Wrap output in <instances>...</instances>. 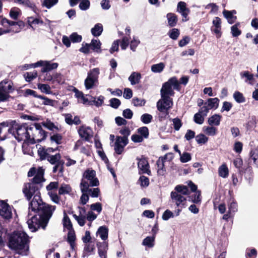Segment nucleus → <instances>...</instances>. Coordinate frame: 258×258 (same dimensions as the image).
I'll return each instance as SVG.
<instances>
[{"instance_id":"f257e3e1","label":"nucleus","mask_w":258,"mask_h":258,"mask_svg":"<svg viewBox=\"0 0 258 258\" xmlns=\"http://www.w3.org/2000/svg\"><path fill=\"white\" fill-rule=\"evenodd\" d=\"M44 170L39 167L34 177L27 183L23 189V192L28 201L33 196L29 203L27 224L31 232L37 231L39 228L46 229L49 221L55 210L56 206L50 205L42 201L40 189L45 181Z\"/></svg>"},{"instance_id":"f03ea898","label":"nucleus","mask_w":258,"mask_h":258,"mask_svg":"<svg viewBox=\"0 0 258 258\" xmlns=\"http://www.w3.org/2000/svg\"><path fill=\"white\" fill-rule=\"evenodd\" d=\"M29 237L23 231H14L8 236V246L10 249L22 255L29 253Z\"/></svg>"},{"instance_id":"7ed1b4c3","label":"nucleus","mask_w":258,"mask_h":258,"mask_svg":"<svg viewBox=\"0 0 258 258\" xmlns=\"http://www.w3.org/2000/svg\"><path fill=\"white\" fill-rule=\"evenodd\" d=\"M32 131L31 125L28 123L18 124L15 120L11 121V127L9 128L8 132L11 134L18 141L29 142L30 132Z\"/></svg>"},{"instance_id":"20e7f679","label":"nucleus","mask_w":258,"mask_h":258,"mask_svg":"<svg viewBox=\"0 0 258 258\" xmlns=\"http://www.w3.org/2000/svg\"><path fill=\"white\" fill-rule=\"evenodd\" d=\"M31 129L32 131L30 132V137L29 140L30 144L40 143L45 140L47 133L42 129L40 123H35L31 125Z\"/></svg>"},{"instance_id":"39448f33","label":"nucleus","mask_w":258,"mask_h":258,"mask_svg":"<svg viewBox=\"0 0 258 258\" xmlns=\"http://www.w3.org/2000/svg\"><path fill=\"white\" fill-rule=\"evenodd\" d=\"M172 87L173 89L180 90V85L176 77L170 78L167 82L163 84L160 90L161 96H173L174 92L172 88Z\"/></svg>"},{"instance_id":"423d86ee","label":"nucleus","mask_w":258,"mask_h":258,"mask_svg":"<svg viewBox=\"0 0 258 258\" xmlns=\"http://www.w3.org/2000/svg\"><path fill=\"white\" fill-rule=\"evenodd\" d=\"M170 197L172 202L174 203L178 208H184L186 206V199L181 194L171 191Z\"/></svg>"},{"instance_id":"0eeeda50","label":"nucleus","mask_w":258,"mask_h":258,"mask_svg":"<svg viewBox=\"0 0 258 258\" xmlns=\"http://www.w3.org/2000/svg\"><path fill=\"white\" fill-rule=\"evenodd\" d=\"M161 99L157 102V108L169 110L173 106L172 99L169 96H161Z\"/></svg>"},{"instance_id":"6e6552de","label":"nucleus","mask_w":258,"mask_h":258,"mask_svg":"<svg viewBox=\"0 0 258 258\" xmlns=\"http://www.w3.org/2000/svg\"><path fill=\"white\" fill-rule=\"evenodd\" d=\"M168 156H170L169 160H171L173 158L172 154L171 153H168L166 154L163 157H160L156 162L157 166L158 167V174L160 175H164L166 169L164 165V162L168 158Z\"/></svg>"},{"instance_id":"1a4fd4ad","label":"nucleus","mask_w":258,"mask_h":258,"mask_svg":"<svg viewBox=\"0 0 258 258\" xmlns=\"http://www.w3.org/2000/svg\"><path fill=\"white\" fill-rule=\"evenodd\" d=\"M83 176L90 181L91 186H97L99 184V182L96 177V172L93 170H87L83 174Z\"/></svg>"},{"instance_id":"9d476101","label":"nucleus","mask_w":258,"mask_h":258,"mask_svg":"<svg viewBox=\"0 0 258 258\" xmlns=\"http://www.w3.org/2000/svg\"><path fill=\"white\" fill-rule=\"evenodd\" d=\"M0 216L6 219L11 218L12 216L10 206L3 201H0Z\"/></svg>"},{"instance_id":"9b49d317","label":"nucleus","mask_w":258,"mask_h":258,"mask_svg":"<svg viewBox=\"0 0 258 258\" xmlns=\"http://www.w3.org/2000/svg\"><path fill=\"white\" fill-rule=\"evenodd\" d=\"M137 160L138 161V167L139 170V173H147L149 175L151 171L149 170V164L148 160L144 157L141 158H137Z\"/></svg>"},{"instance_id":"f8f14e48","label":"nucleus","mask_w":258,"mask_h":258,"mask_svg":"<svg viewBox=\"0 0 258 258\" xmlns=\"http://www.w3.org/2000/svg\"><path fill=\"white\" fill-rule=\"evenodd\" d=\"M177 11L181 14V16L184 18H185V19H183L182 21H187L188 20L187 17L190 11L186 8V3L183 2H179L177 4Z\"/></svg>"},{"instance_id":"ddd939ff","label":"nucleus","mask_w":258,"mask_h":258,"mask_svg":"<svg viewBox=\"0 0 258 258\" xmlns=\"http://www.w3.org/2000/svg\"><path fill=\"white\" fill-rule=\"evenodd\" d=\"M14 90L13 83L11 81L5 80L0 83V91L9 94Z\"/></svg>"},{"instance_id":"4468645a","label":"nucleus","mask_w":258,"mask_h":258,"mask_svg":"<svg viewBox=\"0 0 258 258\" xmlns=\"http://www.w3.org/2000/svg\"><path fill=\"white\" fill-rule=\"evenodd\" d=\"M78 133L80 137L85 141H88L92 136L91 130L89 127L81 126L78 130Z\"/></svg>"},{"instance_id":"2eb2a0df","label":"nucleus","mask_w":258,"mask_h":258,"mask_svg":"<svg viewBox=\"0 0 258 258\" xmlns=\"http://www.w3.org/2000/svg\"><path fill=\"white\" fill-rule=\"evenodd\" d=\"M119 133L123 136H117L116 138H119L120 140L121 141V142H122V144L127 145V144L128 143V137L131 134V131L128 128V127H124V128L121 129L119 131Z\"/></svg>"},{"instance_id":"dca6fc26","label":"nucleus","mask_w":258,"mask_h":258,"mask_svg":"<svg viewBox=\"0 0 258 258\" xmlns=\"http://www.w3.org/2000/svg\"><path fill=\"white\" fill-rule=\"evenodd\" d=\"M236 14L235 10L228 11L224 10L223 11V15L224 17L227 20L229 24H233L237 19L236 16H234V14Z\"/></svg>"},{"instance_id":"f3484780","label":"nucleus","mask_w":258,"mask_h":258,"mask_svg":"<svg viewBox=\"0 0 258 258\" xmlns=\"http://www.w3.org/2000/svg\"><path fill=\"white\" fill-rule=\"evenodd\" d=\"M213 27L214 28L212 27L211 30L214 32L216 34H219V36L218 37H219L221 36V19L218 17H216L214 18L212 22Z\"/></svg>"},{"instance_id":"a211bd4d","label":"nucleus","mask_w":258,"mask_h":258,"mask_svg":"<svg viewBox=\"0 0 258 258\" xmlns=\"http://www.w3.org/2000/svg\"><path fill=\"white\" fill-rule=\"evenodd\" d=\"M58 64L56 62L51 63L50 61H45L44 67L41 69V72L47 73L50 71L56 69L57 68Z\"/></svg>"},{"instance_id":"6ab92c4d","label":"nucleus","mask_w":258,"mask_h":258,"mask_svg":"<svg viewBox=\"0 0 258 258\" xmlns=\"http://www.w3.org/2000/svg\"><path fill=\"white\" fill-rule=\"evenodd\" d=\"M126 145L122 144L119 138H116L114 143L115 153L118 155H120L124 150V148Z\"/></svg>"},{"instance_id":"aec40b11","label":"nucleus","mask_w":258,"mask_h":258,"mask_svg":"<svg viewBox=\"0 0 258 258\" xmlns=\"http://www.w3.org/2000/svg\"><path fill=\"white\" fill-rule=\"evenodd\" d=\"M90 48L97 53H100L101 43L98 39H93L90 43L89 44Z\"/></svg>"},{"instance_id":"412c9836","label":"nucleus","mask_w":258,"mask_h":258,"mask_svg":"<svg viewBox=\"0 0 258 258\" xmlns=\"http://www.w3.org/2000/svg\"><path fill=\"white\" fill-rule=\"evenodd\" d=\"M103 25L101 23H97L91 29V32L94 37L100 36L103 32Z\"/></svg>"},{"instance_id":"4be33fe9","label":"nucleus","mask_w":258,"mask_h":258,"mask_svg":"<svg viewBox=\"0 0 258 258\" xmlns=\"http://www.w3.org/2000/svg\"><path fill=\"white\" fill-rule=\"evenodd\" d=\"M219 101L218 98H209L205 103L210 109H217L218 107Z\"/></svg>"},{"instance_id":"5701e85b","label":"nucleus","mask_w":258,"mask_h":258,"mask_svg":"<svg viewBox=\"0 0 258 258\" xmlns=\"http://www.w3.org/2000/svg\"><path fill=\"white\" fill-rule=\"evenodd\" d=\"M141 79V75L138 72H133L128 77V80L132 85L138 84Z\"/></svg>"},{"instance_id":"b1692460","label":"nucleus","mask_w":258,"mask_h":258,"mask_svg":"<svg viewBox=\"0 0 258 258\" xmlns=\"http://www.w3.org/2000/svg\"><path fill=\"white\" fill-rule=\"evenodd\" d=\"M108 229L105 226H102L99 227L97 231V234H98L103 240H105L108 238Z\"/></svg>"},{"instance_id":"393cba45","label":"nucleus","mask_w":258,"mask_h":258,"mask_svg":"<svg viewBox=\"0 0 258 258\" xmlns=\"http://www.w3.org/2000/svg\"><path fill=\"white\" fill-rule=\"evenodd\" d=\"M168 23L170 27H173L177 24L178 19L177 16L173 13H169L167 14Z\"/></svg>"},{"instance_id":"a878e982","label":"nucleus","mask_w":258,"mask_h":258,"mask_svg":"<svg viewBox=\"0 0 258 258\" xmlns=\"http://www.w3.org/2000/svg\"><path fill=\"white\" fill-rule=\"evenodd\" d=\"M100 74V70L98 68H94L90 70L87 74V77L94 80L96 82H98L99 75Z\"/></svg>"},{"instance_id":"bb28decb","label":"nucleus","mask_w":258,"mask_h":258,"mask_svg":"<svg viewBox=\"0 0 258 258\" xmlns=\"http://www.w3.org/2000/svg\"><path fill=\"white\" fill-rule=\"evenodd\" d=\"M240 76L241 78L242 79L243 78H245L246 80H245V82L248 83L250 85H252V82L254 80L253 75L250 74L248 71H243L241 72L240 73Z\"/></svg>"},{"instance_id":"cd10ccee","label":"nucleus","mask_w":258,"mask_h":258,"mask_svg":"<svg viewBox=\"0 0 258 258\" xmlns=\"http://www.w3.org/2000/svg\"><path fill=\"white\" fill-rule=\"evenodd\" d=\"M221 118V115L215 114L209 118L208 123L210 125H219L220 123Z\"/></svg>"},{"instance_id":"c85d7f7f","label":"nucleus","mask_w":258,"mask_h":258,"mask_svg":"<svg viewBox=\"0 0 258 258\" xmlns=\"http://www.w3.org/2000/svg\"><path fill=\"white\" fill-rule=\"evenodd\" d=\"M72 191V187L69 184L62 183L58 189V194L60 195L70 194Z\"/></svg>"},{"instance_id":"c756f323","label":"nucleus","mask_w":258,"mask_h":258,"mask_svg":"<svg viewBox=\"0 0 258 258\" xmlns=\"http://www.w3.org/2000/svg\"><path fill=\"white\" fill-rule=\"evenodd\" d=\"M173 192H177L181 195H187L189 194V190L187 187L185 185H178L175 186L174 191Z\"/></svg>"},{"instance_id":"7c9ffc66","label":"nucleus","mask_w":258,"mask_h":258,"mask_svg":"<svg viewBox=\"0 0 258 258\" xmlns=\"http://www.w3.org/2000/svg\"><path fill=\"white\" fill-rule=\"evenodd\" d=\"M47 161L51 164H55L59 162V161H62V160H61V156L59 153H57L54 155H49L47 157Z\"/></svg>"},{"instance_id":"2f4dec72","label":"nucleus","mask_w":258,"mask_h":258,"mask_svg":"<svg viewBox=\"0 0 258 258\" xmlns=\"http://www.w3.org/2000/svg\"><path fill=\"white\" fill-rule=\"evenodd\" d=\"M155 238V237L153 236L146 237L143 240L142 244L149 248L153 247L154 246Z\"/></svg>"},{"instance_id":"473e14b6","label":"nucleus","mask_w":258,"mask_h":258,"mask_svg":"<svg viewBox=\"0 0 258 258\" xmlns=\"http://www.w3.org/2000/svg\"><path fill=\"white\" fill-rule=\"evenodd\" d=\"M75 240L76 235L74 230H69L68 233L67 241L72 248H73L75 245Z\"/></svg>"},{"instance_id":"72a5a7b5","label":"nucleus","mask_w":258,"mask_h":258,"mask_svg":"<svg viewBox=\"0 0 258 258\" xmlns=\"http://www.w3.org/2000/svg\"><path fill=\"white\" fill-rule=\"evenodd\" d=\"M38 88L43 93L46 94H52L51 87L48 84L39 83L37 85Z\"/></svg>"},{"instance_id":"f704fd0d","label":"nucleus","mask_w":258,"mask_h":258,"mask_svg":"<svg viewBox=\"0 0 258 258\" xmlns=\"http://www.w3.org/2000/svg\"><path fill=\"white\" fill-rule=\"evenodd\" d=\"M219 175L223 178H226L228 176L229 171L225 164H222L218 169Z\"/></svg>"},{"instance_id":"c9c22d12","label":"nucleus","mask_w":258,"mask_h":258,"mask_svg":"<svg viewBox=\"0 0 258 258\" xmlns=\"http://www.w3.org/2000/svg\"><path fill=\"white\" fill-rule=\"evenodd\" d=\"M63 227L66 228L69 230H73V225L71 221L70 218L67 216L66 213H64L63 218Z\"/></svg>"},{"instance_id":"e433bc0d","label":"nucleus","mask_w":258,"mask_h":258,"mask_svg":"<svg viewBox=\"0 0 258 258\" xmlns=\"http://www.w3.org/2000/svg\"><path fill=\"white\" fill-rule=\"evenodd\" d=\"M38 155L41 161L47 159V157L49 155L46 149L41 146L38 149Z\"/></svg>"},{"instance_id":"4c0bfd02","label":"nucleus","mask_w":258,"mask_h":258,"mask_svg":"<svg viewBox=\"0 0 258 258\" xmlns=\"http://www.w3.org/2000/svg\"><path fill=\"white\" fill-rule=\"evenodd\" d=\"M24 6L30 8L35 13L37 14L38 11L35 4L30 0H24L22 5Z\"/></svg>"},{"instance_id":"58836bf2","label":"nucleus","mask_w":258,"mask_h":258,"mask_svg":"<svg viewBox=\"0 0 258 258\" xmlns=\"http://www.w3.org/2000/svg\"><path fill=\"white\" fill-rule=\"evenodd\" d=\"M165 68V64L163 62L153 64L151 66V71L155 73H160L162 72Z\"/></svg>"},{"instance_id":"ea45409f","label":"nucleus","mask_w":258,"mask_h":258,"mask_svg":"<svg viewBox=\"0 0 258 258\" xmlns=\"http://www.w3.org/2000/svg\"><path fill=\"white\" fill-rule=\"evenodd\" d=\"M28 23L30 27L34 30L33 25H42L43 24V21L38 18H34L33 17H29L28 20Z\"/></svg>"},{"instance_id":"a19ab883","label":"nucleus","mask_w":258,"mask_h":258,"mask_svg":"<svg viewBox=\"0 0 258 258\" xmlns=\"http://www.w3.org/2000/svg\"><path fill=\"white\" fill-rule=\"evenodd\" d=\"M245 178L248 181L249 184L251 183L253 181V172L252 168L250 167H248L245 170Z\"/></svg>"},{"instance_id":"79ce46f5","label":"nucleus","mask_w":258,"mask_h":258,"mask_svg":"<svg viewBox=\"0 0 258 258\" xmlns=\"http://www.w3.org/2000/svg\"><path fill=\"white\" fill-rule=\"evenodd\" d=\"M39 99L43 100V102L42 103V104L44 105H48L50 106H54L55 103L56 102V101L50 99L45 96H38Z\"/></svg>"},{"instance_id":"37998d69","label":"nucleus","mask_w":258,"mask_h":258,"mask_svg":"<svg viewBox=\"0 0 258 258\" xmlns=\"http://www.w3.org/2000/svg\"><path fill=\"white\" fill-rule=\"evenodd\" d=\"M233 98L235 101L238 103H243L245 101V98L242 93L235 91L233 94Z\"/></svg>"},{"instance_id":"c03bdc74","label":"nucleus","mask_w":258,"mask_h":258,"mask_svg":"<svg viewBox=\"0 0 258 258\" xmlns=\"http://www.w3.org/2000/svg\"><path fill=\"white\" fill-rule=\"evenodd\" d=\"M157 109L159 111L157 114L158 119L160 122H162L166 119V116L169 114V111L166 109L161 110L160 108H157Z\"/></svg>"},{"instance_id":"a18cd8bd","label":"nucleus","mask_w":258,"mask_h":258,"mask_svg":"<svg viewBox=\"0 0 258 258\" xmlns=\"http://www.w3.org/2000/svg\"><path fill=\"white\" fill-rule=\"evenodd\" d=\"M250 159L253 160L254 164L258 167V149H253L250 153Z\"/></svg>"},{"instance_id":"49530a36","label":"nucleus","mask_w":258,"mask_h":258,"mask_svg":"<svg viewBox=\"0 0 258 258\" xmlns=\"http://www.w3.org/2000/svg\"><path fill=\"white\" fill-rule=\"evenodd\" d=\"M239 26L240 23L238 22L231 27V34L233 37H238L241 34V31L238 28Z\"/></svg>"},{"instance_id":"de8ad7c7","label":"nucleus","mask_w":258,"mask_h":258,"mask_svg":"<svg viewBox=\"0 0 258 258\" xmlns=\"http://www.w3.org/2000/svg\"><path fill=\"white\" fill-rule=\"evenodd\" d=\"M58 2V0H43V2L42 3V7L49 9L54 5H56Z\"/></svg>"},{"instance_id":"09e8293b","label":"nucleus","mask_w":258,"mask_h":258,"mask_svg":"<svg viewBox=\"0 0 258 258\" xmlns=\"http://www.w3.org/2000/svg\"><path fill=\"white\" fill-rule=\"evenodd\" d=\"M90 5L89 0H81L79 8L81 10L85 11L90 8Z\"/></svg>"},{"instance_id":"8fccbe9b","label":"nucleus","mask_w":258,"mask_h":258,"mask_svg":"<svg viewBox=\"0 0 258 258\" xmlns=\"http://www.w3.org/2000/svg\"><path fill=\"white\" fill-rule=\"evenodd\" d=\"M97 82L87 77L84 81V85L86 89L89 90L93 88Z\"/></svg>"},{"instance_id":"3c124183","label":"nucleus","mask_w":258,"mask_h":258,"mask_svg":"<svg viewBox=\"0 0 258 258\" xmlns=\"http://www.w3.org/2000/svg\"><path fill=\"white\" fill-rule=\"evenodd\" d=\"M256 122L255 116H252L245 124L247 130H252L256 126Z\"/></svg>"},{"instance_id":"603ef678","label":"nucleus","mask_w":258,"mask_h":258,"mask_svg":"<svg viewBox=\"0 0 258 258\" xmlns=\"http://www.w3.org/2000/svg\"><path fill=\"white\" fill-rule=\"evenodd\" d=\"M191 201L195 204H200L201 202V191L198 190L196 194L190 197Z\"/></svg>"},{"instance_id":"864d4df0","label":"nucleus","mask_w":258,"mask_h":258,"mask_svg":"<svg viewBox=\"0 0 258 258\" xmlns=\"http://www.w3.org/2000/svg\"><path fill=\"white\" fill-rule=\"evenodd\" d=\"M180 35L179 30L176 28H173L168 32V36L172 40H177Z\"/></svg>"},{"instance_id":"5fc2aeb1","label":"nucleus","mask_w":258,"mask_h":258,"mask_svg":"<svg viewBox=\"0 0 258 258\" xmlns=\"http://www.w3.org/2000/svg\"><path fill=\"white\" fill-rule=\"evenodd\" d=\"M195 138L197 143L199 144H205L208 141V138L203 134L198 135L196 136Z\"/></svg>"},{"instance_id":"6e6d98bb","label":"nucleus","mask_w":258,"mask_h":258,"mask_svg":"<svg viewBox=\"0 0 258 258\" xmlns=\"http://www.w3.org/2000/svg\"><path fill=\"white\" fill-rule=\"evenodd\" d=\"M71 42L73 43H79L82 40V37L77 32L72 33L70 36Z\"/></svg>"},{"instance_id":"4d7b16f0","label":"nucleus","mask_w":258,"mask_h":258,"mask_svg":"<svg viewBox=\"0 0 258 258\" xmlns=\"http://www.w3.org/2000/svg\"><path fill=\"white\" fill-rule=\"evenodd\" d=\"M138 133L141 135L143 138L147 139L149 137V130L146 126H143L139 128L137 130Z\"/></svg>"},{"instance_id":"13d9d810","label":"nucleus","mask_w":258,"mask_h":258,"mask_svg":"<svg viewBox=\"0 0 258 258\" xmlns=\"http://www.w3.org/2000/svg\"><path fill=\"white\" fill-rule=\"evenodd\" d=\"M64 164V161H59L58 163H56L53 167L52 172L54 173H56V172L59 170V172L62 173L63 171V165Z\"/></svg>"},{"instance_id":"bf43d9fd","label":"nucleus","mask_w":258,"mask_h":258,"mask_svg":"<svg viewBox=\"0 0 258 258\" xmlns=\"http://www.w3.org/2000/svg\"><path fill=\"white\" fill-rule=\"evenodd\" d=\"M172 122H173V125L174 129L178 131L180 130V127L182 125V123L181 122V120L180 119H179L178 117H176L174 118H173L172 119Z\"/></svg>"},{"instance_id":"052dcab7","label":"nucleus","mask_w":258,"mask_h":258,"mask_svg":"<svg viewBox=\"0 0 258 258\" xmlns=\"http://www.w3.org/2000/svg\"><path fill=\"white\" fill-rule=\"evenodd\" d=\"M20 12L21 11L19 8H13L10 10V16L12 19L14 20H17Z\"/></svg>"},{"instance_id":"680f3d73","label":"nucleus","mask_w":258,"mask_h":258,"mask_svg":"<svg viewBox=\"0 0 258 258\" xmlns=\"http://www.w3.org/2000/svg\"><path fill=\"white\" fill-rule=\"evenodd\" d=\"M153 116L148 113H144L141 117V120L144 124H148L152 121Z\"/></svg>"},{"instance_id":"e2e57ef3","label":"nucleus","mask_w":258,"mask_h":258,"mask_svg":"<svg viewBox=\"0 0 258 258\" xmlns=\"http://www.w3.org/2000/svg\"><path fill=\"white\" fill-rule=\"evenodd\" d=\"M37 76V73L36 72H27L24 75L25 80L27 82H30L33 79H35Z\"/></svg>"},{"instance_id":"0e129e2a","label":"nucleus","mask_w":258,"mask_h":258,"mask_svg":"<svg viewBox=\"0 0 258 258\" xmlns=\"http://www.w3.org/2000/svg\"><path fill=\"white\" fill-rule=\"evenodd\" d=\"M204 117L205 116L198 112L194 115V120L196 123L202 124L204 122Z\"/></svg>"},{"instance_id":"69168bd1","label":"nucleus","mask_w":258,"mask_h":258,"mask_svg":"<svg viewBox=\"0 0 258 258\" xmlns=\"http://www.w3.org/2000/svg\"><path fill=\"white\" fill-rule=\"evenodd\" d=\"M175 216L173 212L169 210H166L162 215V219L164 221H167L171 218H174Z\"/></svg>"},{"instance_id":"338daca9","label":"nucleus","mask_w":258,"mask_h":258,"mask_svg":"<svg viewBox=\"0 0 258 258\" xmlns=\"http://www.w3.org/2000/svg\"><path fill=\"white\" fill-rule=\"evenodd\" d=\"M109 102L110 106L114 109L118 108L121 104L120 101L115 98L110 99Z\"/></svg>"},{"instance_id":"774afa93","label":"nucleus","mask_w":258,"mask_h":258,"mask_svg":"<svg viewBox=\"0 0 258 258\" xmlns=\"http://www.w3.org/2000/svg\"><path fill=\"white\" fill-rule=\"evenodd\" d=\"M257 251L255 248L251 249H247L246 251V258H255L256 256Z\"/></svg>"}]
</instances>
